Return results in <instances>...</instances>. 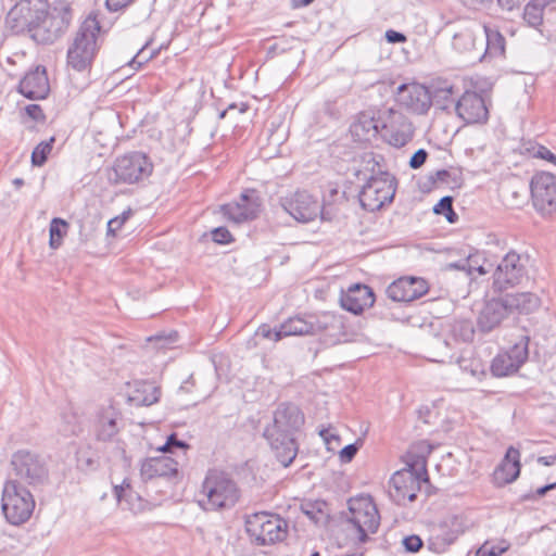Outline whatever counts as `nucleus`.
Returning <instances> with one entry per match:
<instances>
[{"label":"nucleus","mask_w":556,"mask_h":556,"mask_svg":"<svg viewBox=\"0 0 556 556\" xmlns=\"http://www.w3.org/2000/svg\"><path fill=\"white\" fill-rule=\"evenodd\" d=\"M304 415L296 405L282 403L274 413L273 425L264 430V438L283 467H289L298 455L299 444L294 435L304 425Z\"/></svg>","instance_id":"nucleus-1"},{"label":"nucleus","mask_w":556,"mask_h":556,"mask_svg":"<svg viewBox=\"0 0 556 556\" xmlns=\"http://www.w3.org/2000/svg\"><path fill=\"white\" fill-rule=\"evenodd\" d=\"M240 497L237 483L225 472L210 470L198 493V504L208 511L231 508Z\"/></svg>","instance_id":"nucleus-2"},{"label":"nucleus","mask_w":556,"mask_h":556,"mask_svg":"<svg viewBox=\"0 0 556 556\" xmlns=\"http://www.w3.org/2000/svg\"><path fill=\"white\" fill-rule=\"evenodd\" d=\"M99 31L100 24L96 17L89 16L81 23L67 50L68 66L77 72H83L91 66L98 50Z\"/></svg>","instance_id":"nucleus-3"},{"label":"nucleus","mask_w":556,"mask_h":556,"mask_svg":"<svg viewBox=\"0 0 556 556\" xmlns=\"http://www.w3.org/2000/svg\"><path fill=\"white\" fill-rule=\"evenodd\" d=\"M426 460H417L408 464V467L393 473L390 480V496L392 500L402 505L406 501L413 502L417 497V493L422 483H428Z\"/></svg>","instance_id":"nucleus-4"},{"label":"nucleus","mask_w":556,"mask_h":556,"mask_svg":"<svg viewBox=\"0 0 556 556\" xmlns=\"http://www.w3.org/2000/svg\"><path fill=\"white\" fill-rule=\"evenodd\" d=\"M1 508L11 525L26 522L35 508L33 494L17 480H8L2 489Z\"/></svg>","instance_id":"nucleus-5"},{"label":"nucleus","mask_w":556,"mask_h":556,"mask_svg":"<svg viewBox=\"0 0 556 556\" xmlns=\"http://www.w3.org/2000/svg\"><path fill=\"white\" fill-rule=\"evenodd\" d=\"M245 530L256 545H269L287 536L288 522L278 515L260 511L247 517Z\"/></svg>","instance_id":"nucleus-6"},{"label":"nucleus","mask_w":556,"mask_h":556,"mask_svg":"<svg viewBox=\"0 0 556 556\" xmlns=\"http://www.w3.org/2000/svg\"><path fill=\"white\" fill-rule=\"evenodd\" d=\"M529 255L511 250L501 260L493 273V289L505 291L529 279Z\"/></svg>","instance_id":"nucleus-7"},{"label":"nucleus","mask_w":556,"mask_h":556,"mask_svg":"<svg viewBox=\"0 0 556 556\" xmlns=\"http://www.w3.org/2000/svg\"><path fill=\"white\" fill-rule=\"evenodd\" d=\"M11 467L18 483L31 486L42 485L49 480V468L46 459L31 451L18 450L11 457Z\"/></svg>","instance_id":"nucleus-8"},{"label":"nucleus","mask_w":556,"mask_h":556,"mask_svg":"<svg viewBox=\"0 0 556 556\" xmlns=\"http://www.w3.org/2000/svg\"><path fill=\"white\" fill-rule=\"evenodd\" d=\"M395 178L381 169L371 174L363 186L358 199L362 207L369 212L380 210L384 204L391 203L395 194Z\"/></svg>","instance_id":"nucleus-9"},{"label":"nucleus","mask_w":556,"mask_h":556,"mask_svg":"<svg viewBox=\"0 0 556 556\" xmlns=\"http://www.w3.org/2000/svg\"><path fill=\"white\" fill-rule=\"evenodd\" d=\"M349 515L346 520L358 533V540L366 542L368 533H376L380 526V515L369 495H358L348 502Z\"/></svg>","instance_id":"nucleus-10"},{"label":"nucleus","mask_w":556,"mask_h":556,"mask_svg":"<svg viewBox=\"0 0 556 556\" xmlns=\"http://www.w3.org/2000/svg\"><path fill=\"white\" fill-rule=\"evenodd\" d=\"M47 9V0H20L8 12L5 26L13 34L27 33L31 36L40 16H43Z\"/></svg>","instance_id":"nucleus-11"},{"label":"nucleus","mask_w":556,"mask_h":556,"mask_svg":"<svg viewBox=\"0 0 556 556\" xmlns=\"http://www.w3.org/2000/svg\"><path fill=\"white\" fill-rule=\"evenodd\" d=\"M71 21L72 13L68 7L61 5L52 9L48 7L30 37L41 45L53 43L65 33Z\"/></svg>","instance_id":"nucleus-12"},{"label":"nucleus","mask_w":556,"mask_h":556,"mask_svg":"<svg viewBox=\"0 0 556 556\" xmlns=\"http://www.w3.org/2000/svg\"><path fill=\"white\" fill-rule=\"evenodd\" d=\"M531 199L535 211L544 217L556 213V175L548 172L534 174L530 181Z\"/></svg>","instance_id":"nucleus-13"},{"label":"nucleus","mask_w":556,"mask_h":556,"mask_svg":"<svg viewBox=\"0 0 556 556\" xmlns=\"http://www.w3.org/2000/svg\"><path fill=\"white\" fill-rule=\"evenodd\" d=\"M113 170L115 184H135L152 174L153 164L144 153L131 152L117 157Z\"/></svg>","instance_id":"nucleus-14"},{"label":"nucleus","mask_w":556,"mask_h":556,"mask_svg":"<svg viewBox=\"0 0 556 556\" xmlns=\"http://www.w3.org/2000/svg\"><path fill=\"white\" fill-rule=\"evenodd\" d=\"M482 25L470 21L458 27L452 38V48L471 62L483 61Z\"/></svg>","instance_id":"nucleus-15"},{"label":"nucleus","mask_w":556,"mask_h":556,"mask_svg":"<svg viewBox=\"0 0 556 556\" xmlns=\"http://www.w3.org/2000/svg\"><path fill=\"white\" fill-rule=\"evenodd\" d=\"M430 345L439 350L437 357L431 358V361L437 363H453L455 361L462 371L469 374L473 378L481 380V378L485 376L486 364L481 358L473 356L470 351L455 357V355L451 353V351L454 350L452 343L447 340H441L440 337H434Z\"/></svg>","instance_id":"nucleus-16"},{"label":"nucleus","mask_w":556,"mask_h":556,"mask_svg":"<svg viewBox=\"0 0 556 556\" xmlns=\"http://www.w3.org/2000/svg\"><path fill=\"white\" fill-rule=\"evenodd\" d=\"M282 208L300 223H308L317 216L324 218L321 205L307 191H295L280 199Z\"/></svg>","instance_id":"nucleus-17"},{"label":"nucleus","mask_w":556,"mask_h":556,"mask_svg":"<svg viewBox=\"0 0 556 556\" xmlns=\"http://www.w3.org/2000/svg\"><path fill=\"white\" fill-rule=\"evenodd\" d=\"M463 532V518L456 515L448 516L432 529L431 535L428 539V548L434 553L441 554L445 552Z\"/></svg>","instance_id":"nucleus-18"},{"label":"nucleus","mask_w":556,"mask_h":556,"mask_svg":"<svg viewBox=\"0 0 556 556\" xmlns=\"http://www.w3.org/2000/svg\"><path fill=\"white\" fill-rule=\"evenodd\" d=\"M261 203L260 198L254 191L241 193L238 201H233L220 206L223 216L231 223L241 224L257 217Z\"/></svg>","instance_id":"nucleus-19"},{"label":"nucleus","mask_w":556,"mask_h":556,"mask_svg":"<svg viewBox=\"0 0 556 556\" xmlns=\"http://www.w3.org/2000/svg\"><path fill=\"white\" fill-rule=\"evenodd\" d=\"M457 116L466 124H483L489 118L484 98L476 91H466L455 103Z\"/></svg>","instance_id":"nucleus-20"},{"label":"nucleus","mask_w":556,"mask_h":556,"mask_svg":"<svg viewBox=\"0 0 556 556\" xmlns=\"http://www.w3.org/2000/svg\"><path fill=\"white\" fill-rule=\"evenodd\" d=\"M397 91V101L416 114H425L432 104L429 89L420 84L401 85Z\"/></svg>","instance_id":"nucleus-21"},{"label":"nucleus","mask_w":556,"mask_h":556,"mask_svg":"<svg viewBox=\"0 0 556 556\" xmlns=\"http://www.w3.org/2000/svg\"><path fill=\"white\" fill-rule=\"evenodd\" d=\"M428 291V283L418 277H402L393 281L386 290L389 299L394 302H412Z\"/></svg>","instance_id":"nucleus-22"},{"label":"nucleus","mask_w":556,"mask_h":556,"mask_svg":"<svg viewBox=\"0 0 556 556\" xmlns=\"http://www.w3.org/2000/svg\"><path fill=\"white\" fill-rule=\"evenodd\" d=\"M382 129L386 131L387 141L395 148L404 147L414 136V127L408 118L392 110H390V121L383 122Z\"/></svg>","instance_id":"nucleus-23"},{"label":"nucleus","mask_w":556,"mask_h":556,"mask_svg":"<svg viewBox=\"0 0 556 556\" xmlns=\"http://www.w3.org/2000/svg\"><path fill=\"white\" fill-rule=\"evenodd\" d=\"M375 303V294L371 288L366 285L355 283L341 293V307L354 315L363 313Z\"/></svg>","instance_id":"nucleus-24"},{"label":"nucleus","mask_w":556,"mask_h":556,"mask_svg":"<svg viewBox=\"0 0 556 556\" xmlns=\"http://www.w3.org/2000/svg\"><path fill=\"white\" fill-rule=\"evenodd\" d=\"M18 91L30 100L46 99L50 92V85L43 66H36L26 73L18 85Z\"/></svg>","instance_id":"nucleus-25"},{"label":"nucleus","mask_w":556,"mask_h":556,"mask_svg":"<svg viewBox=\"0 0 556 556\" xmlns=\"http://www.w3.org/2000/svg\"><path fill=\"white\" fill-rule=\"evenodd\" d=\"M509 316L503 298L491 299L482 307L477 325L480 331L490 332Z\"/></svg>","instance_id":"nucleus-26"},{"label":"nucleus","mask_w":556,"mask_h":556,"mask_svg":"<svg viewBox=\"0 0 556 556\" xmlns=\"http://www.w3.org/2000/svg\"><path fill=\"white\" fill-rule=\"evenodd\" d=\"M178 465L177 459L165 454L150 457L142 462L140 475L143 480H151L157 477H173L178 473Z\"/></svg>","instance_id":"nucleus-27"},{"label":"nucleus","mask_w":556,"mask_h":556,"mask_svg":"<svg viewBox=\"0 0 556 556\" xmlns=\"http://www.w3.org/2000/svg\"><path fill=\"white\" fill-rule=\"evenodd\" d=\"M519 451L509 447L503 460L495 468L493 479L496 484L505 485L515 481L520 473Z\"/></svg>","instance_id":"nucleus-28"},{"label":"nucleus","mask_w":556,"mask_h":556,"mask_svg":"<svg viewBox=\"0 0 556 556\" xmlns=\"http://www.w3.org/2000/svg\"><path fill=\"white\" fill-rule=\"evenodd\" d=\"M118 419L119 413L113 406L102 408L94 425L97 439L103 442L113 441L119 431Z\"/></svg>","instance_id":"nucleus-29"},{"label":"nucleus","mask_w":556,"mask_h":556,"mask_svg":"<svg viewBox=\"0 0 556 556\" xmlns=\"http://www.w3.org/2000/svg\"><path fill=\"white\" fill-rule=\"evenodd\" d=\"M508 314H531L541 305V299L532 292L508 293L502 296Z\"/></svg>","instance_id":"nucleus-30"},{"label":"nucleus","mask_w":556,"mask_h":556,"mask_svg":"<svg viewBox=\"0 0 556 556\" xmlns=\"http://www.w3.org/2000/svg\"><path fill=\"white\" fill-rule=\"evenodd\" d=\"M482 54L483 60L503 56L505 53V38L497 28L482 25Z\"/></svg>","instance_id":"nucleus-31"},{"label":"nucleus","mask_w":556,"mask_h":556,"mask_svg":"<svg viewBox=\"0 0 556 556\" xmlns=\"http://www.w3.org/2000/svg\"><path fill=\"white\" fill-rule=\"evenodd\" d=\"M314 334L329 332L331 336L345 332V317L333 312L313 315Z\"/></svg>","instance_id":"nucleus-32"},{"label":"nucleus","mask_w":556,"mask_h":556,"mask_svg":"<svg viewBox=\"0 0 556 556\" xmlns=\"http://www.w3.org/2000/svg\"><path fill=\"white\" fill-rule=\"evenodd\" d=\"M383 122L375 118L370 113H361L351 125V132L359 140H370L382 129Z\"/></svg>","instance_id":"nucleus-33"},{"label":"nucleus","mask_w":556,"mask_h":556,"mask_svg":"<svg viewBox=\"0 0 556 556\" xmlns=\"http://www.w3.org/2000/svg\"><path fill=\"white\" fill-rule=\"evenodd\" d=\"M160 395V388L154 382L142 380L135 383L129 401L137 406H150L159 402Z\"/></svg>","instance_id":"nucleus-34"},{"label":"nucleus","mask_w":556,"mask_h":556,"mask_svg":"<svg viewBox=\"0 0 556 556\" xmlns=\"http://www.w3.org/2000/svg\"><path fill=\"white\" fill-rule=\"evenodd\" d=\"M314 334L313 315L307 317L294 316L280 324L278 337Z\"/></svg>","instance_id":"nucleus-35"},{"label":"nucleus","mask_w":556,"mask_h":556,"mask_svg":"<svg viewBox=\"0 0 556 556\" xmlns=\"http://www.w3.org/2000/svg\"><path fill=\"white\" fill-rule=\"evenodd\" d=\"M452 267L463 269L468 275L473 276L476 273L483 276L490 273L493 268L491 263H488L481 253L470 254L466 261L451 264Z\"/></svg>","instance_id":"nucleus-36"},{"label":"nucleus","mask_w":556,"mask_h":556,"mask_svg":"<svg viewBox=\"0 0 556 556\" xmlns=\"http://www.w3.org/2000/svg\"><path fill=\"white\" fill-rule=\"evenodd\" d=\"M448 334L451 337L450 339H446L452 343V346L454 350L456 349L455 343L457 342H469L473 339L475 330L472 323L470 320L462 319V320H454L450 324L448 328ZM443 340L442 338H440Z\"/></svg>","instance_id":"nucleus-37"},{"label":"nucleus","mask_w":556,"mask_h":556,"mask_svg":"<svg viewBox=\"0 0 556 556\" xmlns=\"http://www.w3.org/2000/svg\"><path fill=\"white\" fill-rule=\"evenodd\" d=\"M490 369L495 377H505L516 372L519 367L511 359V356L505 352L497 354L490 366Z\"/></svg>","instance_id":"nucleus-38"},{"label":"nucleus","mask_w":556,"mask_h":556,"mask_svg":"<svg viewBox=\"0 0 556 556\" xmlns=\"http://www.w3.org/2000/svg\"><path fill=\"white\" fill-rule=\"evenodd\" d=\"M68 224L62 218L54 217L50 222L49 227V245L51 249L56 250L59 249L63 243V238L65 237L67 232Z\"/></svg>","instance_id":"nucleus-39"},{"label":"nucleus","mask_w":556,"mask_h":556,"mask_svg":"<svg viewBox=\"0 0 556 556\" xmlns=\"http://www.w3.org/2000/svg\"><path fill=\"white\" fill-rule=\"evenodd\" d=\"M541 3L542 0H532L525 8L523 20L531 27L538 28L542 25L544 9Z\"/></svg>","instance_id":"nucleus-40"},{"label":"nucleus","mask_w":556,"mask_h":556,"mask_svg":"<svg viewBox=\"0 0 556 556\" xmlns=\"http://www.w3.org/2000/svg\"><path fill=\"white\" fill-rule=\"evenodd\" d=\"M529 336H521L520 339L505 353L511 356V359L520 368L521 365L528 359L529 355Z\"/></svg>","instance_id":"nucleus-41"},{"label":"nucleus","mask_w":556,"mask_h":556,"mask_svg":"<svg viewBox=\"0 0 556 556\" xmlns=\"http://www.w3.org/2000/svg\"><path fill=\"white\" fill-rule=\"evenodd\" d=\"M54 140V137H51L49 140L41 141L35 147L31 152V164L34 166H42L47 162L52 151Z\"/></svg>","instance_id":"nucleus-42"},{"label":"nucleus","mask_w":556,"mask_h":556,"mask_svg":"<svg viewBox=\"0 0 556 556\" xmlns=\"http://www.w3.org/2000/svg\"><path fill=\"white\" fill-rule=\"evenodd\" d=\"M188 447L189 445L185 441L179 440L177 435L173 433L167 438L166 442L159 447V451L164 454H174L176 450H179L185 456Z\"/></svg>","instance_id":"nucleus-43"},{"label":"nucleus","mask_w":556,"mask_h":556,"mask_svg":"<svg viewBox=\"0 0 556 556\" xmlns=\"http://www.w3.org/2000/svg\"><path fill=\"white\" fill-rule=\"evenodd\" d=\"M454 87L448 83H444L442 86L437 87L433 93V99L437 103L439 102H454Z\"/></svg>","instance_id":"nucleus-44"},{"label":"nucleus","mask_w":556,"mask_h":556,"mask_svg":"<svg viewBox=\"0 0 556 556\" xmlns=\"http://www.w3.org/2000/svg\"><path fill=\"white\" fill-rule=\"evenodd\" d=\"M212 240L219 244H228L233 238L226 227H217L211 231Z\"/></svg>","instance_id":"nucleus-45"},{"label":"nucleus","mask_w":556,"mask_h":556,"mask_svg":"<svg viewBox=\"0 0 556 556\" xmlns=\"http://www.w3.org/2000/svg\"><path fill=\"white\" fill-rule=\"evenodd\" d=\"M507 548L508 546H498L486 542L480 548H478L476 556H498Z\"/></svg>","instance_id":"nucleus-46"},{"label":"nucleus","mask_w":556,"mask_h":556,"mask_svg":"<svg viewBox=\"0 0 556 556\" xmlns=\"http://www.w3.org/2000/svg\"><path fill=\"white\" fill-rule=\"evenodd\" d=\"M257 334L262 336L265 339H269V340H274V341H279L283 338V337L277 336V334H280V326L270 328L268 325H262V326H260V328L257 330Z\"/></svg>","instance_id":"nucleus-47"},{"label":"nucleus","mask_w":556,"mask_h":556,"mask_svg":"<svg viewBox=\"0 0 556 556\" xmlns=\"http://www.w3.org/2000/svg\"><path fill=\"white\" fill-rule=\"evenodd\" d=\"M357 451H358V445L356 443L345 445L339 452V458H340L341 463H343V464L350 463L355 457Z\"/></svg>","instance_id":"nucleus-48"},{"label":"nucleus","mask_w":556,"mask_h":556,"mask_svg":"<svg viewBox=\"0 0 556 556\" xmlns=\"http://www.w3.org/2000/svg\"><path fill=\"white\" fill-rule=\"evenodd\" d=\"M403 545L407 552L416 553L422 547V540L418 535H409L403 539Z\"/></svg>","instance_id":"nucleus-49"},{"label":"nucleus","mask_w":556,"mask_h":556,"mask_svg":"<svg viewBox=\"0 0 556 556\" xmlns=\"http://www.w3.org/2000/svg\"><path fill=\"white\" fill-rule=\"evenodd\" d=\"M453 198L450 195L443 197L433 207V212L439 215L444 213H452Z\"/></svg>","instance_id":"nucleus-50"},{"label":"nucleus","mask_w":556,"mask_h":556,"mask_svg":"<svg viewBox=\"0 0 556 556\" xmlns=\"http://www.w3.org/2000/svg\"><path fill=\"white\" fill-rule=\"evenodd\" d=\"M428 157V152L425 149L417 150L409 160V166L414 169L421 167Z\"/></svg>","instance_id":"nucleus-51"},{"label":"nucleus","mask_w":556,"mask_h":556,"mask_svg":"<svg viewBox=\"0 0 556 556\" xmlns=\"http://www.w3.org/2000/svg\"><path fill=\"white\" fill-rule=\"evenodd\" d=\"M325 505V502H316L315 504L307 503L302 506V509L311 519L317 520L316 513L323 514V507Z\"/></svg>","instance_id":"nucleus-52"},{"label":"nucleus","mask_w":556,"mask_h":556,"mask_svg":"<svg viewBox=\"0 0 556 556\" xmlns=\"http://www.w3.org/2000/svg\"><path fill=\"white\" fill-rule=\"evenodd\" d=\"M533 155L535 157L546 160L547 162H549L556 166V155L551 150H548L546 147L539 146L534 150Z\"/></svg>","instance_id":"nucleus-53"},{"label":"nucleus","mask_w":556,"mask_h":556,"mask_svg":"<svg viewBox=\"0 0 556 556\" xmlns=\"http://www.w3.org/2000/svg\"><path fill=\"white\" fill-rule=\"evenodd\" d=\"M26 114L36 122L45 121L42 109L38 104H29L25 106Z\"/></svg>","instance_id":"nucleus-54"},{"label":"nucleus","mask_w":556,"mask_h":556,"mask_svg":"<svg viewBox=\"0 0 556 556\" xmlns=\"http://www.w3.org/2000/svg\"><path fill=\"white\" fill-rule=\"evenodd\" d=\"M386 39L390 43H403L406 41V36L400 31L389 29L386 31Z\"/></svg>","instance_id":"nucleus-55"},{"label":"nucleus","mask_w":556,"mask_h":556,"mask_svg":"<svg viewBox=\"0 0 556 556\" xmlns=\"http://www.w3.org/2000/svg\"><path fill=\"white\" fill-rule=\"evenodd\" d=\"M126 218H127L126 215H123V216H117L115 218L110 219L108 223V233L114 235L115 231L118 230L123 226Z\"/></svg>","instance_id":"nucleus-56"},{"label":"nucleus","mask_w":556,"mask_h":556,"mask_svg":"<svg viewBox=\"0 0 556 556\" xmlns=\"http://www.w3.org/2000/svg\"><path fill=\"white\" fill-rule=\"evenodd\" d=\"M132 0H106V7L110 11L116 12L127 7Z\"/></svg>","instance_id":"nucleus-57"},{"label":"nucleus","mask_w":556,"mask_h":556,"mask_svg":"<svg viewBox=\"0 0 556 556\" xmlns=\"http://www.w3.org/2000/svg\"><path fill=\"white\" fill-rule=\"evenodd\" d=\"M126 489H129V483H126L125 481L121 485L114 486V495L118 502H122Z\"/></svg>","instance_id":"nucleus-58"},{"label":"nucleus","mask_w":556,"mask_h":556,"mask_svg":"<svg viewBox=\"0 0 556 556\" xmlns=\"http://www.w3.org/2000/svg\"><path fill=\"white\" fill-rule=\"evenodd\" d=\"M500 5L506 10H513L518 7L523 0H497Z\"/></svg>","instance_id":"nucleus-59"},{"label":"nucleus","mask_w":556,"mask_h":556,"mask_svg":"<svg viewBox=\"0 0 556 556\" xmlns=\"http://www.w3.org/2000/svg\"><path fill=\"white\" fill-rule=\"evenodd\" d=\"M117 448H118L119 457H121V459L123 462V465L124 466H129L130 465V459L126 455L124 443H118Z\"/></svg>","instance_id":"nucleus-60"},{"label":"nucleus","mask_w":556,"mask_h":556,"mask_svg":"<svg viewBox=\"0 0 556 556\" xmlns=\"http://www.w3.org/2000/svg\"><path fill=\"white\" fill-rule=\"evenodd\" d=\"M447 177H450V172L446 170V169H441V170H438L435 173V176L433 178V181H441V182H446L447 181Z\"/></svg>","instance_id":"nucleus-61"},{"label":"nucleus","mask_w":556,"mask_h":556,"mask_svg":"<svg viewBox=\"0 0 556 556\" xmlns=\"http://www.w3.org/2000/svg\"><path fill=\"white\" fill-rule=\"evenodd\" d=\"M553 489H556V482H554V483H549V484H546V485H543V486L539 488V489L536 490V495H539V496H543V495H545L547 492L553 491Z\"/></svg>","instance_id":"nucleus-62"},{"label":"nucleus","mask_w":556,"mask_h":556,"mask_svg":"<svg viewBox=\"0 0 556 556\" xmlns=\"http://www.w3.org/2000/svg\"><path fill=\"white\" fill-rule=\"evenodd\" d=\"M319 434H320V437L325 440V442H326L327 444H329V443H330V440H336V441H338V440H339V437H338V435H336V434H330V433L328 432V430H326V429L321 430V431L319 432Z\"/></svg>","instance_id":"nucleus-63"},{"label":"nucleus","mask_w":556,"mask_h":556,"mask_svg":"<svg viewBox=\"0 0 556 556\" xmlns=\"http://www.w3.org/2000/svg\"><path fill=\"white\" fill-rule=\"evenodd\" d=\"M556 456H541L538 458V463L544 466H551L555 463Z\"/></svg>","instance_id":"nucleus-64"}]
</instances>
